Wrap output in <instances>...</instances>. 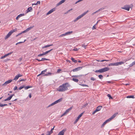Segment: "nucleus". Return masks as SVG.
Here are the masks:
<instances>
[{"label":"nucleus","instance_id":"nucleus-5","mask_svg":"<svg viewBox=\"0 0 135 135\" xmlns=\"http://www.w3.org/2000/svg\"><path fill=\"white\" fill-rule=\"evenodd\" d=\"M14 32H15V31L14 30H12L9 32V33L6 35V36H5V39H6L8 38Z\"/></svg>","mask_w":135,"mask_h":135},{"label":"nucleus","instance_id":"nucleus-41","mask_svg":"<svg viewBox=\"0 0 135 135\" xmlns=\"http://www.w3.org/2000/svg\"><path fill=\"white\" fill-rule=\"evenodd\" d=\"M82 76V75H79V76L75 75H73V76H72V77H74V78H77L79 76Z\"/></svg>","mask_w":135,"mask_h":135},{"label":"nucleus","instance_id":"nucleus-26","mask_svg":"<svg viewBox=\"0 0 135 135\" xmlns=\"http://www.w3.org/2000/svg\"><path fill=\"white\" fill-rule=\"evenodd\" d=\"M72 80L76 82H78L79 81V80L78 79L75 78H73L72 79Z\"/></svg>","mask_w":135,"mask_h":135},{"label":"nucleus","instance_id":"nucleus-48","mask_svg":"<svg viewBox=\"0 0 135 135\" xmlns=\"http://www.w3.org/2000/svg\"><path fill=\"white\" fill-rule=\"evenodd\" d=\"M135 65V61H134L132 62V64H131V66H132L133 65Z\"/></svg>","mask_w":135,"mask_h":135},{"label":"nucleus","instance_id":"nucleus-46","mask_svg":"<svg viewBox=\"0 0 135 135\" xmlns=\"http://www.w3.org/2000/svg\"><path fill=\"white\" fill-rule=\"evenodd\" d=\"M12 53H13V52H10L9 53H8L7 54H6L5 55H6V56H7L9 55H10Z\"/></svg>","mask_w":135,"mask_h":135},{"label":"nucleus","instance_id":"nucleus-15","mask_svg":"<svg viewBox=\"0 0 135 135\" xmlns=\"http://www.w3.org/2000/svg\"><path fill=\"white\" fill-rule=\"evenodd\" d=\"M25 14L24 13L20 14L18 15L16 17V19L17 20H18V18L24 16Z\"/></svg>","mask_w":135,"mask_h":135},{"label":"nucleus","instance_id":"nucleus-22","mask_svg":"<svg viewBox=\"0 0 135 135\" xmlns=\"http://www.w3.org/2000/svg\"><path fill=\"white\" fill-rule=\"evenodd\" d=\"M53 45L52 44L47 45L46 46H45L43 47H42V49H44V48H47L51 46H52Z\"/></svg>","mask_w":135,"mask_h":135},{"label":"nucleus","instance_id":"nucleus-12","mask_svg":"<svg viewBox=\"0 0 135 135\" xmlns=\"http://www.w3.org/2000/svg\"><path fill=\"white\" fill-rule=\"evenodd\" d=\"M22 76V75H21L20 74H19L15 76L13 80H17L19 77H21Z\"/></svg>","mask_w":135,"mask_h":135},{"label":"nucleus","instance_id":"nucleus-51","mask_svg":"<svg viewBox=\"0 0 135 135\" xmlns=\"http://www.w3.org/2000/svg\"><path fill=\"white\" fill-rule=\"evenodd\" d=\"M90 79L91 80L94 81L96 79L93 77H91L90 78Z\"/></svg>","mask_w":135,"mask_h":135},{"label":"nucleus","instance_id":"nucleus-21","mask_svg":"<svg viewBox=\"0 0 135 135\" xmlns=\"http://www.w3.org/2000/svg\"><path fill=\"white\" fill-rule=\"evenodd\" d=\"M34 26H30V27L27 28L26 30V31L27 32L29 30H31V29L33 27H34Z\"/></svg>","mask_w":135,"mask_h":135},{"label":"nucleus","instance_id":"nucleus-58","mask_svg":"<svg viewBox=\"0 0 135 135\" xmlns=\"http://www.w3.org/2000/svg\"><path fill=\"white\" fill-rule=\"evenodd\" d=\"M61 70L60 69H58L57 70V72L58 73H59L60 72V71Z\"/></svg>","mask_w":135,"mask_h":135},{"label":"nucleus","instance_id":"nucleus-55","mask_svg":"<svg viewBox=\"0 0 135 135\" xmlns=\"http://www.w3.org/2000/svg\"><path fill=\"white\" fill-rule=\"evenodd\" d=\"M17 86H15L13 90H15L17 89Z\"/></svg>","mask_w":135,"mask_h":135},{"label":"nucleus","instance_id":"nucleus-54","mask_svg":"<svg viewBox=\"0 0 135 135\" xmlns=\"http://www.w3.org/2000/svg\"><path fill=\"white\" fill-rule=\"evenodd\" d=\"M87 105H88V104H87V103L85 104L84 105H83V108L85 107H86V106H87Z\"/></svg>","mask_w":135,"mask_h":135},{"label":"nucleus","instance_id":"nucleus-11","mask_svg":"<svg viewBox=\"0 0 135 135\" xmlns=\"http://www.w3.org/2000/svg\"><path fill=\"white\" fill-rule=\"evenodd\" d=\"M12 81V79H10L8 81H6L4 84H3L2 85V86H4L5 85H6L7 84L10 83Z\"/></svg>","mask_w":135,"mask_h":135},{"label":"nucleus","instance_id":"nucleus-64","mask_svg":"<svg viewBox=\"0 0 135 135\" xmlns=\"http://www.w3.org/2000/svg\"><path fill=\"white\" fill-rule=\"evenodd\" d=\"M37 4H40V1H37Z\"/></svg>","mask_w":135,"mask_h":135},{"label":"nucleus","instance_id":"nucleus-7","mask_svg":"<svg viewBox=\"0 0 135 135\" xmlns=\"http://www.w3.org/2000/svg\"><path fill=\"white\" fill-rule=\"evenodd\" d=\"M83 113L84 112H83L78 116L77 118L75 120V121L74 122V124H75L77 123V122L79 120V119L81 117V116L83 114Z\"/></svg>","mask_w":135,"mask_h":135},{"label":"nucleus","instance_id":"nucleus-43","mask_svg":"<svg viewBox=\"0 0 135 135\" xmlns=\"http://www.w3.org/2000/svg\"><path fill=\"white\" fill-rule=\"evenodd\" d=\"M98 112V111H97V110L96 109L92 113V114L93 115L96 112Z\"/></svg>","mask_w":135,"mask_h":135},{"label":"nucleus","instance_id":"nucleus-18","mask_svg":"<svg viewBox=\"0 0 135 135\" xmlns=\"http://www.w3.org/2000/svg\"><path fill=\"white\" fill-rule=\"evenodd\" d=\"M65 1L66 0H61L57 4V6H59L60 5H61V4L64 3Z\"/></svg>","mask_w":135,"mask_h":135},{"label":"nucleus","instance_id":"nucleus-24","mask_svg":"<svg viewBox=\"0 0 135 135\" xmlns=\"http://www.w3.org/2000/svg\"><path fill=\"white\" fill-rule=\"evenodd\" d=\"M126 98H132L133 99L135 98L134 95H128L126 97Z\"/></svg>","mask_w":135,"mask_h":135},{"label":"nucleus","instance_id":"nucleus-52","mask_svg":"<svg viewBox=\"0 0 135 135\" xmlns=\"http://www.w3.org/2000/svg\"><path fill=\"white\" fill-rule=\"evenodd\" d=\"M65 35L64 34H63L61 35L59 37H62L65 36Z\"/></svg>","mask_w":135,"mask_h":135},{"label":"nucleus","instance_id":"nucleus-49","mask_svg":"<svg viewBox=\"0 0 135 135\" xmlns=\"http://www.w3.org/2000/svg\"><path fill=\"white\" fill-rule=\"evenodd\" d=\"M6 57V55L5 54L3 56H2V57H1V59H2L4 58H5Z\"/></svg>","mask_w":135,"mask_h":135},{"label":"nucleus","instance_id":"nucleus-10","mask_svg":"<svg viewBox=\"0 0 135 135\" xmlns=\"http://www.w3.org/2000/svg\"><path fill=\"white\" fill-rule=\"evenodd\" d=\"M66 131V129H64L60 132L57 135H64L65 132Z\"/></svg>","mask_w":135,"mask_h":135},{"label":"nucleus","instance_id":"nucleus-29","mask_svg":"<svg viewBox=\"0 0 135 135\" xmlns=\"http://www.w3.org/2000/svg\"><path fill=\"white\" fill-rule=\"evenodd\" d=\"M7 104H2L1 102H0V107H3L4 106H7Z\"/></svg>","mask_w":135,"mask_h":135},{"label":"nucleus","instance_id":"nucleus-16","mask_svg":"<svg viewBox=\"0 0 135 135\" xmlns=\"http://www.w3.org/2000/svg\"><path fill=\"white\" fill-rule=\"evenodd\" d=\"M52 75H54V73H52L50 72H49L48 73H46V74H45V75H44V76H51Z\"/></svg>","mask_w":135,"mask_h":135},{"label":"nucleus","instance_id":"nucleus-32","mask_svg":"<svg viewBox=\"0 0 135 135\" xmlns=\"http://www.w3.org/2000/svg\"><path fill=\"white\" fill-rule=\"evenodd\" d=\"M49 60V59H46L45 58H43L41 59V61H44L45 60Z\"/></svg>","mask_w":135,"mask_h":135},{"label":"nucleus","instance_id":"nucleus-35","mask_svg":"<svg viewBox=\"0 0 135 135\" xmlns=\"http://www.w3.org/2000/svg\"><path fill=\"white\" fill-rule=\"evenodd\" d=\"M98 76L100 79H102L103 78V75H99Z\"/></svg>","mask_w":135,"mask_h":135},{"label":"nucleus","instance_id":"nucleus-34","mask_svg":"<svg viewBox=\"0 0 135 135\" xmlns=\"http://www.w3.org/2000/svg\"><path fill=\"white\" fill-rule=\"evenodd\" d=\"M72 107H71L70 108H69V109H67L66 111V112L68 113V112H69L70 110H71L72 109Z\"/></svg>","mask_w":135,"mask_h":135},{"label":"nucleus","instance_id":"nucleus-17","mask_svg":"<svg viewBox=\"0 0 135 135\" xmlns=\"http://www.w3.org/2000/svg\"><path fill=\"white\" fill-rule=\"evenodd\" d=\"M55 10V8H53L51 9L50 11H49L47 13L46 15H47L50 14L52 12H53Z\"/></svg>","mask_w":135,"mask_h":135},{"label":"nucleus","instance_id":"nucleus-37","mask_svg":"<svg viewBox=\"0 0 135 135\" xmlns=\"http://www.w3.org/2000/svg\"><path fill=\"white\" fill-rule=\"evenodd\" d=\"M112 119V118L111 117L109 118V119H108L107 120H106V121H107V123L110 121Z\"/></svg>","mask_w":135,"mask_h":135},{"label":"nucleus","instance_id":"nucleus-56","mask_svg":"<svg viewBox=\"0 0 135 135\" xmlns=\"http://www.w3.org/2000/svg\"><path fill=\"white\" fill-rule=\"evenodd\" d=\"M26 32H27L26 31V30H25L24 31H23L22 32H21V34H22V33H26Z\"/></svg>","mask_w":135,"mask_h":135},{"label":"nucleus","instance_id":"nucleus-6","mask_svg":"<svg viewBox=\"0 0 135 135\" xmlns=\"http://www.w3.org/2000/svg\"><path fill=\"white\" fill-rule=\"evenodd\" d=\"M53 50V49H52L46 51L45 52H43L42 54H39L37 55V56L38 57H40V56L45 55L46 54H48V53H49V52H50L52 50Z\"/></svg>","mask_w":135,"mask_h":135},{"label":"nucleus","instance_id":"nucleus-39","mask_svg":"<svg viewBox=\"0 0 135 135\" xmlns=\"http://www.w3.org/2000/svg\"><path fill=\"white\" fill-rule=\"evenodd\" d=\"M107 96L108 97H109V99H113V98H112V96H111V95L110 94H108L107 95Z\"/></svg>","mask_w":135,"mask_h":135},{"label":"nucleus","instance_id":"nucleus-28","mask_svg":"<svg viewBox=\"0 0 135 135\" xmlns=\"http://www.w3.org/2000/svg\"><path fill=\"white\" fill-rule=\"evenodd\" d=\"M117 113H115L111 117L112 118V119H113L116 117V116L117 115Z\"/></svg>","mask_w":135,"mask_h":135},{"label":"nucleus","instance_id":"nucleus-62","mask_svg":"<svg viewBox=\"0 0 135 135\" xmlns=\"http://www.w3.org/2000/svg\"><path fill=\"white\" fill-rule=\"evenodd\" d=\"M53 104H52H52H50V105H49L48 106V107H50V106H53Z\"/></svg>","mask_w":135,"mask_h":135},{"label":"nucleus","instance_id":"nucleus-36","mask_svg":"<svg viewBox=\"0 0 135 135\" xmlns=\"http://www.w3.org/2000/svg\"><path fill=\"white\" fill-rule=\"evenodd\" d=\"M112 119V118L111 117L109 118V119H108L107 120H106V121H107V123L110 121Z\"/></svg>","mask_w":135,"mask_h":135},{"label":"nucleus","instance_id":"nucleus-19","mask_svg":"<svg viewBox=\"0 0 135 135\" xmlns=\"http://www.w3.org/2000/svg\"><path fill=\"white\" fill-rule=\"evenodd\" d=\"M47 70V69H46L42 71L41 72V73L40 74L43 75V76H44V75H45V74H45V73L46 71Z\"/></svg>","mask_w":135,"mask_h":135},{"label":"nucleus","instance_id":"nucleus-2","mask_svg":"<svg viewBox=\"0 0 135 135\" xmlns=\"http://www.w3.org/2000/svg\"><path fill=\"white\" fill-rule=\"evenodd\" d=\"M109 70V68L108 67H105L98 70H96L95 71V73H103L106 72L108 71Z\"/></svg>","mask_w":135,"mask_h":135},{"label":"nucleus","instance_id":"nucleus-8","mask_svg":"<svg viewBox=\"0 0 135 135\" xmlns=\"http://www.w3.org/2000/svg\"><path fill=\"white\" fill-rule=\"evenodd\" d=\"M83 67H78L74 69L72 71L73 72H76L79 71L82 69Z\"/></svg>","mask_w":135,"mask_h":135},{"label":"nucleus","instance_id":"nucleus-1","mask_svg":"<svg viewBox=\"0 0 135 135\" xmlns=\"http://www.w3.org/2000/svg\"><path fill=\"white\" fill-rule=\"evenodd\" d=\"M70 86L68 83H65L60 86L57 89V90L60 92L64 91L68 89V87Z\"/></svg>","mask_w":135,"mask_h":135},{"label":"nucleus","instance_id":"nucleus-59","mask_svg":"<svg viewBox=\"0 0 135 135\" xmlns=\"http://www.w3.org/2000/svg\"><path fill=\"white\" fill-rule=\"evenodd\" d=\"M80 2V0H78V1H77V2H76L75 3V4H77V3H78V2Z\"/></svg>","mask_w":135,"mask_h":135},{"label":"nucleus","instance_id":"nucleus-38","mask_svg":"<svg viewBox=\"0 0 135 135\" xmlns=\"http://www.w3.org/2000/svg\"><path fill=\"white\" fill-rule=\"evenodd\" d=\"M79 85L81 86H87V87L88 86L87 85H86V84H79Z\"/></svg>","mask_w":135,"mask_h":135},{"label":"nucleus","instance_id":"nucleus-40","mask_svg":"<svg viewBox=\"0 0 135 135\" xmlns=\"http://www.w3.org/2000/svg\"><path fill=\"white\" fill-rule=\"evenodd\" d=\"M52 133L50 132V131H48L47 133L46 134L47 135H50Z\"/></svg>","mask_w":135,"mask_h":135},{"label":"nucleus","instance_id":"nucleus-50","mask_svg":"<svg viewBox=\"0 0 135 135\" xmlns=\"http://www.w3.org/2000/svg\"><path fill=\"white\" fill-rule=\"evenodd\" d=\"M73 51H77L78 50V49L77 48H75L73 49Z\"/></svg>","mask_w":135,"mask_h":135},{"label":"nucleus","instance_id":"nucleus-60","mask_svg":"<svg viewBox=\"0 0 135 135\" xmlns=\"http://www.w3.org/2000/svg\"><path fill=\"white\" fill-rule=\"evenodd\" d=\"M68 113V112H66V111L65 112H64V113H63L62 114V115H64L66 114L67 113Z\"/></svg>","mask_w":135,"mask_h":135},{"label":"nucleus","instance_id":"nucleus-45","mask_svg":"<svg viewBox=\"0 0 135 135\" xmlns=\"http://www.w3.org/2000/svg\"><path fill=\"white\" fill-rule=\"evenodd\" d=\"M26 80V79H21L19 80V81H25Z\"/></svg>","mask_w":135,"mask_h":135},{"label":"nucleus","instance_id":"nucleus-63","mask_svg":"<svg viewBox=\"0 0 135 135\" xmlns=\"http://www.w3.org/2000/svg\"><path fill=\"white\" fill-rule=\"evenodd\" d=\"M95 28V25H94L93 26V27L92 28V29L93 30Z\"/></svg>","mask_w":135,"mask_h":135},{"label":"nucleus","instance_id":"nucleus-31","mask_svg":"<svg viewBox=\"0 0 135 135\" xmlns=\"http://www.w3.org/2000/svg\"><path fill=\"white\" fill-rule=\"evenodd\" d=\"M81 45V46L82 47H84L85 49H86L87 45H85V44H83Z\"/></svg>","mask_w":135,"mask_h":135},{"label":"nucleus","instance_id":"nucleus-42","mask_svg":"<svg viewBox=\"0 0 135 135\" xmlns=\"http://www.w3.org/2000/svg\"><path fill=\"white\" fill-rule=\"evenodd\" d=\"M68 34V35H70L73 32V31H69L67 32Z\"/></svg>","mask_w":135,"mask_h":135},{"label":"nucleus","instance_id":"nucleus-47","mask_svg":"<svg viewBox=\"0 0 135 135\" xmlns=\"http://www.w3.org/2000/svg\"><path fill=\"white\" fill-rule=\"evenodd\" d=\"M104 9V7H102V8L100 9H99L98 10L99 11H101L103 9Z\"/></svg>","mask_w":135,"mask_h":135},{"label":"nucleus","instance_id":"nucleus-30","mask_svg":"<svg viewBox=\"0 0 135 135\" xmlns=\"http://www.w3.org/2000/svg\"><path fill=\"white\" fill-rule=\"evenodd\" d=\"M107 123V121H105L101 125V127H103L104 126V125L105 124Z\"/></svg>","mask_w":135,"mask_h":135},{"label":"nucleus","instance_id":"nucleus-61","mask_svg":"<svg viewBox=\"0 0 135 135\" xmlns=\"http://www.w3.org/2000/svg\"><path fill=\"white\" fill-rule=\"evenodd\" d=\"M25 41V40L24 41L20 42H18V44L22 43L24 42Z\"/></svg>","mask_w":135,"mask_h":135},{"label":"nucleus","instance_id":"nucleus-53","mask_svg":"<svg viewBox=\"0 0 135 135\" xmlns=\"http://www.w3.org/2000/svg\"><path fill=\"white\" fill-rule=\"evenodd\" d=\"M55 127V126H54L53 127V128H52V129H51V131H50V132H51V133H52V132H52V131H53V130H54V128Z\"/></svg>","mask_w":135,"mask_h":135},{"label":"nucleus","instance_id":"nucleus-27","mask_svg":"<svg viewBox=\"0 0 135 135\" xmlns=\"http://www.w3.org/2000/svg\"><path fill=\"white\" fill-rule=\"evenodd\" d=\"M71 59L73 62L75 63H76L77 62V61L76 60H75L74 59L73 57L71 58Z\"/></svg>","mask_w":135,"mask_h":135},{"label":"nucleus","instance_id":"nucleus-4","mask_svg":"<svg viewBox=\"0 0 135 135\" xmlns=\"http://www.w3.org/2000/svg\"><path fill=\"white\" fill-rule=\"evenodd\" d=\"M88 12V11H87L86 12H84L81 15H80L79 16L77 17L74 20V22H76L78 20L84 16Z\"/></svg>","mask_w":135,"mask_h":135},{"label":"nucleus","instance_id":"nucleus-57","mask_svg":"<svg viewBox=\"0 0 135 135\" xmlns=\"http://www.w3.org/2000/svg\"><path fill=\"white\" fill-rule=\"evenodd\" d=\"M104 61H109V60H101V62H103Z\"/></svg>","mask_w":135,"mask_h":135},{"label":"nucleus","instance_id":"nucleus-44","mask_svg":"<svg viewBox=\"0 0 135 135\" xmlns=\"http://www.w3.org/2000/svg\"><path fill=\"white\" fill-rule=\"evenodd\" d=\"M24 85H23L22 86H21L18 89L19 90H21V89H22V88H24Z\"/></svg>","mask_w":135,"mask_h":135},{"label":"nucleus","instance_id":"nucleus-23","mask_svg":"<svg viewBox=\"0 0 135 135\" xmlns=\"http://www.w3.org/2000/svg\"><path fill=\"white\" fill-rule=\"evenodd\" d=\"M102 107L101 106H99L96 109L97 110V111H100L102 108Z\"/></svg>","mask_w":135,"mask_h":135},{"label":"nucleus","instance_id":"nucleus-20","mask_svg":"<svg viewBox=\"0 0 135 135\" xmlns=\"http://www.w3.org/2000/svg\"><path fill=\"white\" fill-rule=\"evenodd\" d=\"M62 98H61L60 99H59L57 100L56 101H55V103H56V104L59 103V102H60L62 101Z\"/></svg>","mask_w":135,"mask_h":135},{"label":"nucleus","instance_id":"nucleus-25","mask_svg":"<svg viewBox=\"0 0 135 135\" xmlns=\"http://www.w3.org/2000/svg\"><path fill=\"white\" fill-rule=\"evenodd\" d=\"M32 87V86H24V88H25V90H27L30 88H31Z\"/></svg>","mask_w":135,"mask_h":135},{"label":"nucleus","instance_id":"nucleus-3","mask_svg":"<svg viewBox=\"0 0 135 135\" xmlns=\"http://www.w3.org/2000/svg\"><path fill=\"white\" fill-rule=\"evenodd\" d=\"M124 62L123 61L120 62H118L114 63H111L109 64V66H118L119 65H120L124 64Z\"/></svg>","mask_w":135,"mask_h":135},{"label":"nucleus","instance_id":"nucleus-14","mask_svg":"<svg viewBox=\"0 0 135 135\" xmlns=\"http://www.w3.org/2000/svg\"><path fill=\"white\" fill-rule=\"evenodd\" d=\"M32 7H30L28 8L27 9L26 11V13H27L29 12H31L32 11Z\"/></svg>","mask_w":135,"mask_h":135},{"label":"nucleus","instance_id":"nucleus-13","mask_svg":"<svg viewBox=\"0 0 135 135\" xmlns=\"http://www.w3.org/2000/svg\"><path fill=\"white\" fill-rule=\"evenodd\" d=\"M130 7L128 6H124L123 7H122V9H123L126 10L127 11H129L130 9Z\"/></svg>","mask_w":135,"mask_h":135},{"label":"nucleus","instance_id":"nucleus-33","mask_svg":"<svg viewBox=\"0 0 135 135\" xmlns=\"http://www.w3.org/2000/svg\"><path fill=\"white\" fill-rule=\"evenodd\" d=\"M73 9L72 8H71L69 10L67 11L66 12H65L64 13L65 14H67V13H69L70 12V11H71Z\"/></svg>","mask_w":135,"mask_h":135},{"label":"nucleus","instance_id":"nucleus-9","mask_svg":"<svg viewBox=\"0 0 135 135\" xmlns=\"http://www.w3.org/2000/svg\"><path fill=\"white\" fill-rule=\"evenodd\" d=\"M14 95V94L11 95L10 96L8 97L7 99H5L3 101H6L10 100L12 97Z\"/></svg>","mask_w":135,"mask_h":135}]
</instances>
